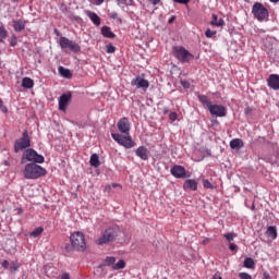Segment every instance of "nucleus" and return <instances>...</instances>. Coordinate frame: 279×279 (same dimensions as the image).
Wrapping results in <instances>:
<instances>
[{"label": "nucleus", "instance_id": "0eeeda50", "mask_svg": "<svg viewBox=\"0 0 279 279\" xmlns=\"http://www.w3.org/2000/svg\"><path fill=\"white\" fill-rule=\"evenodd\" d=\"M173 56L177 58V60H179V62H182L183 64L195 58L193 53H190V51L182 46L173 47Z\"/></svg>", "mask_w": 279, "mask_h": 279}, {"label": "nucleus", "instance_id": "7c9ffc66", "mask_svg": "<svg viewBox=\"0 0 279 279\" xmlns=\"http://www.w3.org/2000/svg\"><path fill=\"white\" fill-rule=\"evenodd\" d=\"M5 38H8V29L4 26H0V43H5Z\"/></svg>", "mask_w": 279, "mask_h": 279}, {"label": "nucleus", "instance_id": "a211bd4d", "mask_svg": "<svg viewBox=\"0 0 279 279\" xmlns=\"http://www.w3.org/2000/svg\"><path fill=\"white\" fill-rule=\"evenodd\" d=\"M117 263V257L114 256H107L104 262L98 266V269H102V267H111Z\"/></svg>", "mask_w": 279, "mask_h": 279}, {"label": "nucleus", "instance_id": "39448f33", "mask_svg": "<svg viewBox=\"0 0 279 279\" xmlns=\"http://www.w3.org/2000/svg\"><path fill=\"white\" fill-rule=\"evenodd\" d=\"M70 241L72 244V248L76 252H84L86 250V238L84 233L76 231L71 234Z\"/></svg>", "mask_w": 279, "mask_h": 279}, {"label": "nucleus", "instance_id": "393cba45", "mask_svg": "<svg viewBox=\"0 0 279 279\" xmlns=\"http://www.w3.org/2000/svg\"><path fill=\"white\" fill-rule=\"evenodd\" d=\"M197 99H198V101L202 102L204 108H206L207 110L213 105V102H210V100L208 99V96H206V95H198Z\"/></svg>", "mask_w": 279, "mask_h": 279}, {"label": "nucleus", "instance_id": "f03ea898", "mask_svg": "<svg viewBox=\"0 0 279 279\" xmlns=\"http://www.w3.org/2000/svg\"><path fill=\"white\" fill-rule=\"evenodd\" d=\"M25 162H31V165H43L45 162V156L38 154L34 148H27L24 150L21 165H25Z\"/></svg>", "mask_w": 279, "mask_h": 279}, {"label": "nucleus", "instance_id": "f257e3e1", "mask_svg": "<svg viewBox=\"0 0 279 279\" xmlns=\"http://www.w3.org/2000/svg\"><path fill=\"white\" fill-rule=\"evenodd\" d=\"M23 175L26 180H38V178L47 175V169L38 166V163H27L24 168Z\"/></svg>", "mask_w": 279, "mask_h": 279}, {"label": "nucleus", "instance_id": "864d4df0", "mask_svg": "<svg viewBox=\"0 0 279 279\" xmlns=\"http://www.w3.org/2000/svg\"><path fill=\"white\" fill-rule=\"evenodd\" d=\"M105 191H106L107 193H110V191H112V186L107 185V186L105 187Z\"/></svg>", "mask_w": 279, "mask_h": 279}, {"label": "nucleus", "instance_id": "e2e57ef3", "mask_svg": "<svg viewBox=\"0 0 279 279\" xmlns=\"http://www.w3.org/2000/svg\"><path fill=\"white\" fill-rule=\"evenodd\" d=\"M165 112H169V109H165Z\"/></svg>", "mask_w": 279, "mask_h": 279}, {"label": "nucleus", "instance_id": "412c9836", "mask_svg": "<svg viewBox=\"0 0 279 279\" xmlns=\"http://www.w3.org/2000/svg\"><path fill=\"white\" fill-rule=\"evenodd\" d=\"M101 35L104 36V38H117V35L112 33V29L109 26L101 27Z\"/></svg>", "mask_w": 279, "mask_h": 279}, {"label": "nucleus", "instance_id": "bf43d9fd", "mask_svg": "<svg viewBox=\"0 0 279 279\" xmlns=\"http://www.w3.org/2000/svg\"><path fill=\"white\" fill-rule=\"evenodd\" d=\"M117 186H119V184L112 183V187H113V189H117Z\"/></svg>", "mask_w": 279, "mask_h": 279}, {"label": "nucleus", "instance_id": "7ed1b4c3", "mask_svg": "<svg viewBox=\"0 0 279 279\" xmlns=\"http://www.w3.org/2000/svg\"><path fill=\"white\" fill-rule=\"evenodd\" d=\"M119 236V228L110 227L105 230L102 235L96 240L97 245H108V243H114Z\"/></svg>", "mask_w": 279, "mask_h": 279}, {"label": "nucleus", "instance_id": "3c124183", "mask_svg": "<svg viewBox=\"0 0 279 279\" xmlns=\"http://www.w3.org/2000/svg\"><path fill=\"white\" fill-rule=\"evenodd\" d=\"M119 14L117 12H112L111 13V19L116 20L118 19Z\"/></svg>", "mask_w": 279, "mask_h": 279}, {"label": "nucleus", "instance_id": "bb28decb", "mask_svg": "<svg viewBox=\"0 0 279 279\" xmlns=\"http://www.w3.org/2000/svg\"><path fill=\"white\" fill-rule=\"evenodd\" d=\"M89 165H92V167H95V169H97V167H100L101 162L99 161V155L93 154L89 159Z\"/></svg>", "mask_w": 279, "mask_h": 279}, {"label": "nucleus", "instance_id": "9d476101", "mask_svg": "<svg viewBox=\"0 0 279 279\" xmlns=\"http://www.w3.org/2000/svg\"><path fill=\"white\" fill-rule=\"evenodd\" d=\"M71 99H73V94L71 92H68L60 96L59 110H61V112H66V108H69V104H71Z\"/></svg>", "mask_w": 279, "mask_h": 279}, {"label": "nucleus", "instance_id": "de8ad7c7", "mask_svg": "<svg viewBox=\"0 0 279 279\" xmlns=\"http://www.w3.org/2000/svg\"><path fill=\"white\" fill-rule=\"evenodd\" d=\"M61 279H71V276L68 272H65L61 276Z\"/></svg>", "mask_w": 279, "mask_h": 279}, {"label": "nucleus", "instance_id": "473e14b6", "mask_svg": "<svg viewBox=\"0 0 279 279\" xmlns=\"http://www.w3.org/2000/svg\"><path fill=\"white\" fill-rule=\"evenodd\" d=\"M225 239L229 242L232 243V241H234V239H236V233L233 232H228L223 234Z\"/></svg>", "mask_w": 279, "mask_h": 279}, {"label": "nucleus", "instance_id": "5fc2aeb1", "mask_svg": "<svg viewBox=\"0 0 279 279\" xmlns=\"http://www.w3.org/2000/svg\"><path fill=\"white\" fill-rule=\"evenodd\" d=\"M104 1H106V0H95V3H96V5H101V3H104Z\"/></svg>", "mask_w": 279, "mask_h": 279}, {"label": "nucleus", "instance_id": "2f4dec72", "mask_svg": "<svg viewBox=\"0 0 279 279\" xmlns=\"http://www.w3.org/2000/svg\"><path fill=\"white\" fill-rule=\"evenodd\" d=\"M43 232H45V229L43 227H38L32 231L31 236H34L36 239L37 236H40Z\"/></svg>", "mask_w": 279, "mask_h": 279}, {"label": "nucleus", "instance_id": "2eb2a0df", "mask_svg": "<svg viewBox=\"0 0 279 279\" xmlns=\"http://www.w3.org/2000/svg\"><path fill=\"white\" fill-rule=\"evenodd\" d=\"M267 86L272 90H279V75L270 74L267 78Z\"/></svg>", "mask_w": 279, "mask_h": 279}, {"label": "nucleus", "instance_id": "680f3d73", "mask_svg": "<svg viewBox=\"0 0 279 279\" xmlns=\"http://www.w3.org/2000/svg\"><path fill=\"white\" fill-rule=\"evenodd\" d=\"M214 123H217V124H219V121L215 120V121H214Z\"/></svg>", "mask_w": 279, "mask_h": 279}, {"label": "nucleus", "instance_id": "58836bf2", "mask_svg": "<svg viewBox=\"0 0 279 279\" xmlns=\"http://www.w3.org/2000/svg\"><path fill=\"white\" fill-rule=\"evenodd\" d=\"M239 276L241 279H252V275H250L247 272H240Z\"/></svg>", "mask_w": 279, "mask_h": 279}, {"label": "nucleus", "instance_id": "ea45409f", "mask_svg": "<svg viewBox=\"0 0 279 279\" xmlns=\"http://www.w3.org/2000/svg\"><path fill=\"white\" fill-rule=\"evenodd\" d=\"M170 121H178V113L177 112H171L169 114Z\"/></svg>", "mask_w": 279, "mask_h": 279}, {"label": "nucleus", "instance_id": "6e6552de", "mask_svg": "<svg viewBox=\"0 0 279 279\" xmlns=\"http://www.w3.org/2000/svg\"><path fill=\"white\" fill-rule=\"evenodd\" d=\"M111 137L116 143L119 145H122V147H125L126 149H132L134 147L135 143L132 141V136L129 134L121 135L119 133H112Z\"/></svg>", "mask_w": 279, "mask_h": 279}, {"label": "nucleus", "instance_id": "72a5a7b5", "mask_svg": "<svg viewBox=\"0 0 279 279\" xmlns=\"http://www.w3.org/2000/svg\"><path fill=\"white\" fill-rule=\"evenodd\" d=\"M203 186L204 189L215 190V185L208 179L203 180Z\"/></svg>", "mask_w": 279, "mask_h": 279}, {"label": "nucleus", "instance_id": "c9c22d12", "mask_svg": "<svg viewBox=\"0 0 279 279\" xmlns=\"http://www.w3.org/2000/svg\"><path fill=\"white\" fill-rule=\"evenodd\" d=\"M215 34H217V32L211 31L210 28H207L206 32H205L206 38H213L215 36Z\"/></svg>", "mask_w": 279, "mask_h": 279}, {"label": "nucleus", "instance_id": "79ce46f5", "mask_svg": "<svg viewBox=\"0 0 279 279\" xmlns=\"http://www.w3.org/2000/svg\"><path fill=\"white\" fill-rule=\"evenodd\" d=\"M181 86H183V88H191V83L189 81H181Z\"/></svg>", "mask_w": 279, "mask_h": 279}, {"label": "nucleus", "instance_id": "f3484780", "mask_svg": "<svg viewBox=\"0 0 279 279\" xmlns=\"http://www.w3.org/2000/svg\"><path fill=\"white\" fill-rule=\"evenodd\" d=\"M183 189L185 191H196L197 190V181L194 179H187L183 183Z\"/></svg>", "mask_w": 279, "mask_h": 279}, {"label": "nucleus", "instance_id": "c03bdc74", "mask_svg": "<svg viewBox=\"0 0 279 279\" xmlns=\"http://www.w3.org/2000/svg\"><path fill=\"white\" fill-rule=\"evenodd\" d=\"M2 267H3L4 269H8V267H10V262H8L7 259H4V260L2 262Z\"/></svg>", "mask_w": 279, "mask_h": 279}, {"label": "nucleus", "instance_id": "603ef678", "mask_svg": "<svg viewBox=\"0 0 279 279\" xmlns=\"http://www.w3.org/2000/svg\"><path fill=\"white\" fill-rule=\"evenodd\" d=\"M244 112H245V114H250V112H252V108L246 107V108L244 109Z\"/></svg>", "mask_w": 279, "mask_h": 279}, {"label": "nucleus", "instance_id": "ddd939ff", "mask_svg": "<svg viewBox=\"0 0 279 279\" xmlns=\"http://www.w3.org/2000/svg\"><path fill=\"white\" fill-rule=\"evenodd\" d=\"M131 85L136 86V88H142L144 90H147V88H149V81L141 76H137L136 78L132 80Z\"/></svg>", "mask_w": 279, "mask_h": 279}, {"label": "nucleus", "instance_id": "a19ab883", "mask_svg": "<svg viewBox=\"0 0 279 279\" xmlns=\"http://www.w3.org/2000/svg\"><path fill=\"white\" fill-rule=\"evenodd\" d=\"M191 0H173L174 3H181V5H189Z\"/></svg>", "mask_w": 279, "mask_h": 279}, {"label": "nucleus", "instance_id": "49530a36", "mask_svg": "<svg viewBox=\"0 0 279 279\" xmlns=\"http://www.w3.org/2000/svg\"><path fill=\"white\" fill-rule=\"evenodd\" d=\"M118 5H125L126 0H117Z\"/></svg>", "mask_w": 279, "mask_h": 279}, {"label": "nucleus", "instance_id": "f704fd0d", "mask_svg": "<svg viewBox=\"0 0 279 279\" xmlns=\"http://www.w3.org/2000/svg\"><path fill=\"white\" fill-rule=\"evenodd\" d=\"M16 45H19V38L16 37V35H12L10 40V47H16Z\"/></svg>", "mask_w": 279, "mask_h": 279}, {"label": "nucleus", "instance_id": "e433bc0d", "mask_svg": "<svg viewBox=\"0 0 279 279\" xmlns=\"http://www.w3.org/2000/svg\"><path fill=\"white\" fill-rule=\"evenodd\" d=\"M106 47H107V53H114L117 51V48L112 44H109Z\"/></svg>", "mask_w": 279, "mask_h": 279}, {"label": "nucleus", "instance_id": "4d7b16f0", "mask_svg": "<svg viewBox=\"0 0 279 279\" xmlns=\"http://www.w3.org/2000/svg\"><path fill=\"white\" fill-rule=\"evenodd\" d=\"M173 21H175V16H172V17L169 20V23H173Z\"/></svg>", "mask_w": 279, "mask_h": 279}, {"label": "nucleus", "instance_id": "6e6d98bb", "mask_svg": "<svg viewBox=\"0 0 279 279\" xmlns=\"http://www.w3.org/2000/svg\"><path fill=\"white\" fill-rule=\"evenodd\" d=\"M211 279H223V278H221V276L219 275H214Z\"/></svg>", "mask_w": 279, "mask_h": 279}, {"label": "nucleus", "instance_id": "a18cd8bd", "mask_svg": "<svg viewBox=\"0 0 279 279\" xmlns=\"http://www.w3.org/2000/svg\"><path fill=\"white\" fill-rule=\"evenodd\" d=\"M263 279H271V275H269V272H264L263 274Z\"/></svg>", "mask_w": 279, "mask_h": 279}, {"label": "nucleus", "instance_id": "aec40b11", "mask_svg": "<svg viewBox=\"0 0 279 279\" xmlns=\"http://www.w3.org/2000/svg\"><path fill=\"white\" fill-rule=\"evenodd\" d=\"M135 154L141 160H149V156L147 155V148L145 146H140Z\"/></svg>", "mask_w": 279, "mask_h": 279}, {"label": "nucleus", "instance_id": "5701e85b", "mask_svg": "<svg viewBox=\"0 0 279 279\" xmlns=\"http://www.w3.org/2000/svg\"><path fill=\"white\" fill-rule=\"evenodd\" d=\"M266 235L268 236V239H272V240L278 239V229H276L275 226L268 227L266 231Z\"/></svg>", "mask_w": 279, "mask_h": 279}, {"label": "nucleus", "instance_id": "c85d7f7f", "mask_svg": "<svg viewBox=\"0 0 279 279\" xmlns=\"http://www.w3.org/2000/svg\"><path fill=\"white\" fill-rule=\"evenodd\" d=\"M125 262L123 259H120L118 263H114L112 265V270L113 271H119V269H125Z\"/></svg>", "mask_w": 279, "mask_h": 279}, {"label": "nucleus", "instance_id": "20e7f679", "mask_svg": "<svg viewBox=\"0 0 279 279\" xmlns=\"http://www.w3.org/2000/svg\"><path fill=\"white\" fill-rule=\"evenodd\" d=\"M32 147V136H29V132L24 130L21 138L14 142V151L19 154V151H23V149H29Z\"/></svg>", "mask_w": 279, "mask_h": 279}, {"label": "nucleus", "instance_id": "a878e982", "mask_svg": "<svg viewBox=\"0 0 279 279\" xmlns=\"http://www.w3.org/2000/svg\"><path fill=\"white\" fill-rule=\"evenodd\" d=\"M243 145H244L243 140H240V138H234V140H231L230 142L231 149H241Z\"/></svg>", "mask_w": 279, "mask_h": 279}, {"label": "nucleus", "instance_id": "dca6fc26", "mask_svg": "<svg viewBox=\"0 0 279 279\" xmlns=\"http://www.w3.org/2000/svg\"><path fill=\"white\" fill-rule=\"evenodd\" d=\"M27 25V21L25 20H13L12 21V27L14 29V32H23V29H25Z\"/></svg>", "mask_w": 279, "mask_h": 279}, {"label": "nucleus", "instance_id": "8fccbe9b", "mask_svg": "<svg viewBox=\"0 0 279 279\" xmlns=\"http://www.w3.org/2000/svg\"><path fill=\"white\" fill-rule=\"evenodd\" d=\"M150 3L153 5H158V3H160V0H150Z\"/></svg>", "mask_w": 279, "mask_h": 279}, {"label": "nucleus", "instance_id": "9b49d317", "mask_svg": "<svg viewBox=\"0 0 279 279\" xmlns=\"http://www.w3.org/2000/svg\"><path fill=\"white\" fill-rule=\"evenodd\" d=\"M171 175L178 179L191 178V174L186 173L184 166H173L170 170Z\"/></svg>", "mask_w": 279, "mask_h": 279}, {"label": "nucleus", "instance_id": "4c0bfd02", "mask_svg": "<svg viewBox=\"0 0 279 279\" xmlns=\"http://www.w3.org/2000/svg\"><path fill=\"white\" fill-rule=\"evenodd\" d=\"M0 110L3 114H8V107L3 106V100L0 98Z\"/></svg>", "mask_w": 279, "mask_h": 279}, {"label": "nucleus", "instance_id": "f8f14e48", "mask_svg": "<svg viewBox=\"0 0 279 279\" xmlns=\"http://www.w3.org/2000/svg\"><path fill=\"white\" fill-rule=\"evenodd\" d=\"M213 117H226V107L222 105H209L207 109Z\"/></svg>", "mask_w": 279, "mask_h": 279}, {"label": "nucleus", "instance_id": "09e8293b", "mask_svg": "<svg viewBox=\"0 0 279 279\" xmlns=\"http://www.w3.org/2000/svg\"><path fill=\"white\" fill-rule=\"evenodd\" d=\"M16 269H19V266L16 265L10 266V271H16Z\"/></svg>", "mask_w": 279, "mask_h": 279}, {"label": "nucleus", "instance_id": "cd10ccee", "mask_svg": "<svg viewBox=\"0 0 279 279\" xmlns=\"http://www.w3.org/2000/svg\"><path fill=\"white\" fill-rule=\"evenodd\" d=\"M22 86L23 88H34V80L31 77H24L22 80Z\"/></svg>", "mask_w": 279, "mask_h": 279}, {"label": "nucleus", "instance_id": "6ab92c4d", "mask_svg": "<svg viewBox=\"0 0 279 279\" xmlns=\"http://www.w3.org/2000/svg\"><path fill=\"white\" fill-rule=\"evenodd\" d=\"M86 14L88 19H90V21L94 23V25H96L97 27L101 25V19L99 17V15H97V13L93 11H86Z\"/></svg>", "mask_w": 279, "mask_h": 279}, {"label": "nucleus", "instance_id": "423d86ee", "mask_svg": "<svg viewBox=\"0 0 279 279\" xmlns=\"http://www.w3.org/2000/svg\"><path fill=\"white\" fill-rule=\"evenodd\" d=\"M252 14L263 23V21H267L269 19V10L265 8V5L260 2H255L252 7Z\"/></svg>", "mask_w": 279, "mask_h": 279}, {"label": "nucleus", "instance_id": "37998d69", "mask_svg": "<svg viewBox=\"0 0 279 279\" xmlns=\"http://www.w3.org/2000/svg\"><path fill=\"white\" fill-rule=\"evenodd\" d=\"M238 248H239V246H236V244H234V243H230V244H229V250H230L231 252H236Z\"/></svg>", "mask_w": 279, "mask_h": 279}, {"label": "nucleus", "instance_id": "4be33fe9", "mask_svg": "<svg viewBox=\"0 0 279 279\" xmlns=\"http://www.w3.org/2000/svg\"><path fill=\"white\" fill-rule=\"evenodd\" d=\"M210 25H214L215 27H223L226 25V22L223 19H220L217 16V14H213Z\"/></svg>", "mask_w": 279, "mask_h": 279}, {"label": "nucleus", "instance_id": "c756f323", "mask_svg": "<svg viewBox=\"0 0 279 279\" xmlns=\"http://www.w3.org/2000/svg\"><path fill=\"white\" fill-rule=\"evenodd\" d=\"M244 267H246V269H254V259L252 257H246L244 259V263H243Z\"/></svg>", "mask_w": 279, "mask_h": 279}, {"label": "nucleus", "instance_id": "052dcab7", "mask_svg": "<svg viewBox=\"0 0 279 279\" xmlns=\"http://www.w3.org/2000/svg\"><path fill=\"white\" fill-rule=\"evenodd\" d=\"M65 250L69 252V250H71V246L65 245Z\"/></svg>", "mask_w": 279, "mask_h": 279}, {"label": "nucleus", "instance_id": "1a4fd4ad", "mask_svg": "<svg viewBox=\"0 0 279 279\" xmlns=\"http://www.w3.org/2000/svg\"><path fill=\"white\" fill-rule=\"evenodd\" d=\"M59 45L61 49H69L70 51H73L74 53H80L82 51V47L78 46L77 43L66 38V37H60Z\"/></svg>", "mask_w": 279, "mask_h": 279}, {"label": "nucleus", "instance_id": "4468645a", "mask_svg": "<svg viewBox=\"0 0 279 279\" xmlns=\"http://www.w3.org/2000/svg\"><path fill=\"white\" fill-rule=\"evenodd\" d=\"M117 125L121 134H130V120L128 118H121Z\"/></svg>", "mask_w": 279, "mask_h": 279}, {"label": "nucleus", "instance_id": "13d9d810", "mask_svg": "<svg viewBox=\"0 0 279 279\" xmlns=\"http://www.w3.org/2000/svg\"><path fill=\"white\" fill-rule=\"evenodd\" d=\"M270 3H279V0H269Z\"/></svg>", "mask_w": 279, "mask_h": 279}, {"label": "nucleus", "instance_id": "b1692460", "mask_svg": "<svg viewBox=\"0 0 279 279\" xmlns=\"http://www.w3.org/2000/svg\"><path fill=\"white\" fill-rule=\"evenodd\" d=\"M59 74L61 75V77H65V80H71V77H73V73H71V70L64 66H59Z\"/></svg>", "mask_w": 279, "mask_h": 279}]
</instances>
